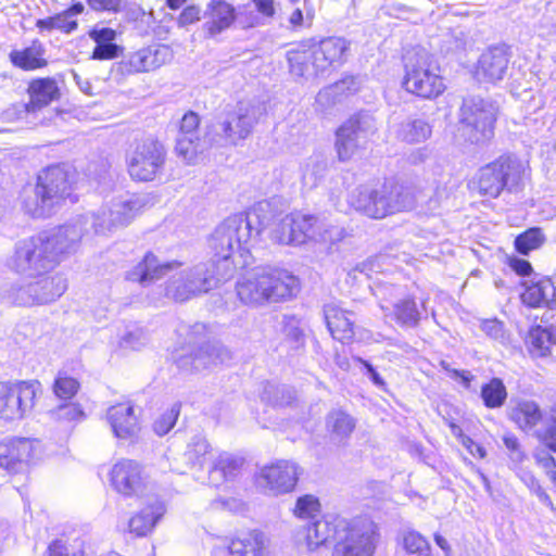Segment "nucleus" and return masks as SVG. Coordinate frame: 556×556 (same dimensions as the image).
I'll return each instance as SVG.
<instances>
[{
  "label": "nucleus",
  "mask_w": 556,
  "mask_h": 556,
  "mask_svg": "<svg viewBox=\"0 0 556 556\" xmlns=\"http://www.w3.org/2000/svg\"><path fill=\"white\" fill-rule=\"evenodd\" d=\"M404 72L402 87L416 97L431 100L446 89L439 66L425 50L405 58Z\"/></svg>",
  "instance_id": "nucleus-7"
},
{
  "label": "nucleus",
  "mask_w": 556,
  "mask_h": 556,
  "mask_svg": "<svg viewBox=\"0 0 556 556\" xmlns=\"http://www.w3.org/2000/svg\"><path fill=\"white\" fill-rule=\"evenodd\" d=\"M42 444L27 438H9L0 442V467L18 472L42 456Z\"/></svg>",
  "instance_id": "nucleus-20"
},
{
  "label": "nucleus",
  "mask_w": 556,
  "mask_h": 556,
  "mask_svg": "<svg viewBox=\"0 0 556 556\" xmlns=\"http://www.w3.org/2000/svg\"><path fill=\"white\" fill-rule=\"evenodd\" d=\"M283 227L290 231L283 232L280 244L287 245H301L308 241L333 243L343 237V229L329 224L325 218L299 212L286 215Z\"/></svg>",
  "instance_id": "nucleus-8"
},
{
  "label": "nucleus",
  "mask_w": 556,
  "mask_h": 556,
  "mask_svg": "<svg viewBox=\"0 0 556 556\" xmlns=\"http://www.w3.org/2000/svg\"><path fill=\"white\" fill-rule=\"evenodd\" d=\"M321 504L317 496L313 494H305L295 501L292 509L293 515L302 520H315L320 514Z\"/></svg>",
  "instance_id": "nucleus-46"
},
{
  "label": "nucleus",
  "mask_w": 556,
  "mask_h": 556,
  "mask_svg": "<svg viewBox=\"0 0 556 556\" xmlns=\"http://www.w3.org/2000/svg\"><path fill=\"white\" fill-rule=\"evenodd\" d=\"M431 132V126L424 119H406L395 129L396 138L410 144L426 141Z\"/></svg>",
  "instance_id": "nucleus-38"
},
{
  "label": "nucleus",
  "mask_w": 556,
  "mask_h": 556,
  "mask_svg": "<svg viewBox=\"0 0 556 556\" xmlns=\"http://www.w3.org/2000/svg\"><path fill=\"white\" fill-rule=\"evenodd\" d=\"M383 260H384L383 256H377L374 258H369L366 262L357 265L352 270V273H350L349 275L353 274L354 277H356V273H361V274H364L365 276H367L368 278H370L371 274L378 273L382 269Z\"/></svg>",
  "instance_id": "nucleus-57"
},
{
  "label": "nucleus",
  "mask_w": 556,
  "mask_h": 556,
  "mask_svg": "<svg viewBox=\"0 0 556 556\" xmlns=\"http://www.w3.org/2000/svg\"><path fill=\"white\" fill-rule=\"evenodd\" d=\"M106 418L114 435L118 439H131L139 433V421L130 402L109 407Z\"/></svg>",
  "instance_id": "nucleus-27"
},
{
  "label": "nucleus",
  "mask_w": 556,
  "mask_h": 556,
  "mask_svg": "<svg viewBox=\"0 0 556 556\" xmlns=\"http://www.w3.org/2000/svg\"><path fill=\"white\" fill-rule=\"evenodd\" d=\"M326 169L327 163L321 155L314 154L309 156L302 167L303 184L308 188L317 186L318 181L324 177Z\"/></svg>",
  "instance_id": "nucleus-44"
},
{
  "label": "nucleus",
  "mask_w": 556,
  "mask_h": 556,
  "mask_svg": "<svg viewBox=\"0 0 556 556\" xmlns=\"http://www.w3.org/2000/svg\"><path fill=\"white\" fill-rule=\"evenodd\" d=\"M203 29L215 37L229 29L237 20L236 7L226 0H210L203 10Z\"/></svg>",
  "instance_id": "nucleus-25"
},
{
  "label": "nucleus",
  "mask_w": 556,
  "mask_h": 556,
  "mask_svg": "<svg viewBox=\"0 0 556 556\" xmlns=\"http://www.w3.org/2000/svg\"><path fill=\"white\" fill-rule=\"evenodd\" d=\"M509 418L525 432H531L543 420L539 404L532 400H521L510 409Z\"/></svg>",
  "instance_id": "nucleus-34"
},
{
  "label": "nucleus",
  "mask_w": 556,
  "mask_h": 556,
  "mask_svg": "<svg viewBox=\"0 0 556 556\" xmlns=\"http://www.w3.org/2000/svg\"><path fill=\"white\" fill-rule=\"evenodd\" d=\"M200 117L194 112L186 113L180 122L179 135L191 136L198 135Z\"/></svg>",
  "instance_id": "nucleus-61"
},
{
  "label": "nucleus",
  "mask_w": 556,
  "mask_h": 556,
  "mask_svg": "<svg viewBox=\"0 0 556 556\" xmlns=\"http://www.w3.org/2000/svg\"><path fill=\"white\" fill-rule=\"evenodd\" d=\"M264 548V535L256 532L237 538L228 546L231 556H262Z\"/></svg>",
  "instance_id": "nucleus-40"
},
{
  "label": "nucleus",
  "mask_w": 556,
  "mask_h": 556,
  "mask_svg": "<svg viewBox=\"0 0 556 556\" xmlns=\"http://www.w3.org/2000/svg\"><path fill=\"white\" fill-rule=\"evenodd\" d=\"M164 161L163 146L152 138H147L138 142L128 153V173L135 180L151 181L161 172Z\"/></svg>",
  "instance_id": "nucleus-18"
},
{
  "label": "nucleus",
  "mask_w": 556,
  "mask_h": 556,
  "mask_svg": "<svg viewBox=\"0 0 556 556\" xmlns=\"http://www.w3.org/2000/svg\"><path fill=\"white\" fill-rule=\"evenodd\" d=\"M88 5L99 12L117 13L122 10L123 0H87Z\"/></svg>",
  "instance_id": "nucleus-62"
},
{
  "label": "nucleus",
  "mask_w": 556,
  "mask_h": 556,
  "mask_svg": "<svg viewBox=\"0 0 556 556\" xmlns=\"http://www.w3.org/2000/svg\"><path fill=\"white\" fill-rule=\"evenodd\" d=\"M79 382L66 372H59L53 382V392L60 400L73 399L79 390Z\"/></svg>",
  "instance_id": "nucleus-50"
},
{
  "label": "nucleus",
  "mask_w": 556,
  "mask_h": 556,
  "mask_svg": "<svg viewBox=\"0 0 556 556\" xmlns=\"http://www.w3.org/2000/svg\"><path fill=\"white\" fill-rule=\"evenodd\" d=\"M243 465V458L232 454L219 453L214 460L213 468L210 472L212 481H216L215 476L219 475L224 479L235 477Z\"/></svg>",
  "instance_id": "nucleus-42"
},
{
  "label": "nucleus",
  "mask_w": 556,
  "mask_h": 556,
  "mask_svg": "<svg viewBox=\"0 0 556 556\" xmlns=\"http://www.w3.org/2000/svg\"><path fill=\"white\" fill-rule=\"evenodd\" d=\"M326 427L331 440L341 442L353 432L355 420L344 410L334 409L328 414Z\"/></svg>",
  "instance_id": "nucleus-39"
},
{
  "label": "nucleus",
  "mask_w": 556,
  "mask_h": 556,
  "mask_svg": "<svg viewBox=\"0 0 556 556\" xmlns=\"http://www.w3.org/2000/svg\"><path fill=\"white\" fill-rule=\"evenodd\" d=\"M148 53V72L154 71L173 58L172 49L166 45H152L147 47Z\"/></svg>",
  "instance_id": "nucleus-52"
},
{
  "label": "nucleus",
  "mask_w": 556,
  "mask_h": 556,
  "mask_svg": "<svg viewBox=\"0 0 556 556\" xmlns=\"http://www.w3.org/2000/svg\"><path fill=\"white\" fill-rule=\"evenodd\" d=\"M48 556H86L85 541L79 536H66L52 541Z\"/></svg>",
  "instance_id": "nucleus-41"
},
{
  "label": "nucleus",
  "mask_w": 556,
  "mask_h": 556,
  "mask_svg": "<svg viewBox=\"0 0 556 556\" xmlns=\"http://www.w3.org/2000/svg\"><path fill=\"white\" fill-rule=\"evenodd\" d=\"M503 442L505 447L509 451L510 459L515 463L522 462L525 455L518 439L514 434L507 433L503 437Z\"/></svg>",
  "instance_id": "nucleus-63"
},
{
  "label": "nucleus",
  "mask_w": 556,
  "mask_h": 556,
  "mask_svg": "<svg viewBox=\"0 0 556 556\" xmlns=\"http://www.w3.org/2000/svg\"><path fill=\"white\" fill-rule=\"evenodd\" d=\"M530 343L531 345L539 350L541 354H545V352L548 350V342H549V333L538 327L535 329H532L529 334Z\"/></svg>",
  "instance_id": "nucleus-59"
},
{
  "label": "nucleus",
  "mask_w": 556,
  "mask_h": 556,
  "mask_svg": "<svg viewBox=\"0 0 556 556\" xmlns=\"http://www.w3.org/2000/svg\"><path fill=\"white\" fill-rule=\"evenodd\" d=\"M237 294L247 305L261 306L267 303L287 301L300 288L299 280L288 270L264 266L247 273L237 282Z\"/></svg>",
  "instance_id": "nucleus-2"
},
{
  "label": "nucleus",
  "mask_w": 556,
  "mask_h": 556,
  "mask_svg": "<svg viewBox=\"0 0 556 556\" xmlns=\"http://www.w3.org/2000/svg\"><path fill=\"white\" fill-rule=\"evenodd\" d=\"M38 381L0 382V419L20 420L35 406Z\"/></svg>",
  "instance_id": "nucleus-15"
},
{
  "label": "nucleus",
  "mask_w": 556,
  "mask_h": 556,
  "mask_svg": "<svg viewBox=\"0 0 556 556\" xmlns=\"http://www.w3.org/2000/svg\"><path fill=\"white\" fill-rule=\"evenodd\" d=\"M416 201L415 192L402 185H384L379 191L359 187L349 198V203L354 210L377 219L413 210Z\"/></svg>",
  "instance_id": "nucleus-4"
},
{
  "label": "nucleus",
  "mask_w": 556,
  "mask_h": 556,
  "mask_svg": "<svg viewBox=\"0 0 556 556\" xmlns=\"http://www.w3.org/2000/svg\"><path fill=\"white\" fill-rule=\"evenodd\" d=\"M453 432L459 435L462 445L475 457L484 458L486 455L485 448L479 443L475 442L467 435L462 434L457 427H453Z\"/></svg>",
  "instance_id": "nucleus-60"
},
{
  "label": "nucleus",
  "mask_w": 556,
  "mask_h": 556,
  "mask_svg": "<svg viewBox=\"0 0 556 556\" xmlns=\"http://www.w3.org/2000/svg\"><path fill=\"white\" fill-rule=\"evenodd\" d=\"M88 36L96 43L91 55L93 60H113L122 52V47L115 43L117 33L113 28L94 26Z\"/></svg>",
  "instance_id": "nucleus-29"
},
{
  "label": "nucleus",
  "mask_w": 556,
  "mask_h": 556,
  "mask_svg": "<svg viewBox=\"0 0 556 556\" xmlns=\"http://www.w3.org/2000/svg\"><path fill=\"white\" fill-rule=\"evenodd\" d=\"M378 526L369 518L345 519L340 528L332 556H374L379 543Z\"/></svg>",
  "instance_id": "nucleus-10"
},
{
  "label": "nucleus",
  "mask_w": 556,
  "mask_h": 556,
  "mask_svg": "<svg viewBox=\"0 0 556 556\" xmlns=\"http://www.w3.org/2000/svg\"><path fill=\"white\" fill-rule=\"evenodd\" d=\"M508 55L504 48L493 47L483 52L476 67V78L481 83L502 80L508 68Z\"/></svg>",
  "instance_id": "nucleus-26"
},
{
  "label": "nucleus",
  "mask_w": 556,
  "mask_h": 556,
  "mask_svg": "<svg viewBox=\"0 0 556 556\" xmlns=\"http://www.w3.org/2000/svg\"><path fill=\"white\" fill-rule=\"evenodd\" d=\"M507 265L514 273L521 277H528L533 271L532 266L528 261L517 256H508Z\"/></svg>",
  "instance_id": "nucleus-64"
},
{
  "label": "nucleus",
  "mask_w": 556,
  "mask_h": 556,
  "mask_svg": "<svg viewBox=\"0 0 556 556\" xmlns=\"http://www.w3.org/2000/svg\"><path fill=\"white\" fill-rule=\"evenodd\" d=\"M52 415L55 419L63 421H79L85 417L83 408L77 403L60 405L52 412Z\"/></svg>",
  "instance_id": "nucleus-56"
},
{
  "label": "nucleus",
  "mask_w": 556,
  "mask_h": 556,
  "mask_svg": "<svg viewBox=\"0 0 556 556\" xmlns=\"http://www.w3.org/2000/svg\"><path fill=\"white\" fill-rule=\"evenodd\" d=\"M21 206L23 211L35 218L46 217L52 213V207L45 201L39 186L26 185L21 191Z\"/></svg>",
  "instance_id": "nucleus-36"
},
{
  "label": "nucleus",
  "mask_w": 556,
  "mask_h": 556,
  "mask_svg": "<svg viewBox=\"0 0 556 556\" xmlns=\"http://www.w3.org/2000/svg\"><path fill=\"white\" fill-rule=\"evenodd\" d=\"M23 285H5L0 298L18 306L43 305L58 300L67 289L65 277L60 273L31 275Z\"/></svg>",
  "instance_id": "nucleus-6"
},
{
  "label": "nucleus",
  "mask_w": 556,
  "mask_h": 556,
  "mask_svg": "<svg viewBox=\"0 0 556 556\" xmlns=\"http://www.w3.org/2000/svg\"><path fill=\"white\" fill-rule=\"evenodd\" d=\"M268 204L261 202L245 215H233L219 224L207 240L211 260L205 262L208 267L224 280L230 278L236 270L231 260L236 250L249 252L257 241L268 218L265 216Z\"/></svg>",
  "instance_id": "nucleus-1"
},
{
  "label": "nucleus",
  "mask_w": 556,
  "mask_h": 556,
  "mask_svg": "<svg viewBox=\"0 0 556 556\" xmlns=\"http://www.w3.org/2000/svg\"><path fill=\"white\" fill-rule=\"evenodd\" d=\"M301 473L295 462L279 459L260 469L256 483L265 493L279 496L295 489Z\"/></svg>",
  "instance_id": "nucleus-19"
},
{
  "label": "nucleus",
  "mask_w": 556,
  "mask_h": 556,
  "mask_svg": "<svg viewBox=\"0 0 556 556\" xmlns=\"http://www.w3.org/2000/svg\"><path fill=\"white\" fill-rule=\"evenodd\" d=\"M496 114V105L489 100L472 97L464 101L460 109V122L468 128V137L471 142L478 143L492 137Z\"/></svg>",
  "instance_id": "nucleus-16"
},
{
  "label": "nucleus",
  "mask_w": 556,
  "mask_h": 556,
  "mask_svg": "<svg viewBox=\"0 0 556 556\" xmlns=\"http://www.w3.org/2000/svg\"><path fill=\"white\" fill-rule=\"evenodd\" d=\"M341 527H345V519L339 516L312 520L295 530L294 542L299 547L314 552L331 539L337 541Z\"/></svg>",
  "instance_id": "nucleus-21"
},
{
  "label": "nucleus",
  "mask_w": 556,
  "mask_h": 556,
  "mask_svg": "<svg viewBox=\"0 0 556 556\" xmlns=\"http://www.w3.org/2000/svg\"><path fill=\"white\" fill-rule=\"evenodd\" d=\"M109 477L113 490L125 497H142L152 490L144 467L134 459L117 460L112 466Z\"/></svg>",
  "instance_id": "nucleus-17"
},
{
  "label": "nucleus",
  "mask_w": 556,
  "mask_h": 556,
  "mask_svg": "<svg viewBox=\"0 0 556 556\" xmlns=\"http://www.w3.org/2000/svg\"><path fill=\"white\" fill-rule=\"evenodd\" d=\"M180 336H186L182 346L175 349L173 358L184 370H201L230 358L228 350L216 341H205L206 326L197 323L191 327H181Z\"/></svg>",
  "instance_id": "nucleus-5"
},
{
  "label": "nucleus",
  "mask_w": 556,
  "mask_h": 556,
  "mask_svg": "<svg viewBox=\"0 0 556 556\" xmlns=\"http://www.w3.org/2000/svg\"><path fill=\"white\" fill-rule=\"evenodd\" d=\"M545 241V237L540 228H530L517 236L515 239L516 250L523 255L539 249Z\"/></svg>",
  "instance_id": "nucleus-48"
},
{
  "label": "nucleus",
  "mask_w": 556,
  "mask_h": 556,
  "mask_svg": "<svg viewBox=\"0 0 556 556\" xmlns=\"http://www.w3.org/2000/svg\"><path fill=\"white\" fill-rule=\"evenodd\" d=\"M210 454L211 447L206 439L201 435H195L190 440L182 455L186 466L174 465L172 470L178 473H185L187 468H203Z\"/></svg>",
  "instance_id": "nucleus-35"
},
{
  "label": "nucleus",
  "mask_w": 556,
  "mask_h": 556,
  "mask_svg": "<svg viewBox=\"0 0 556 556\" xmlns=\"http://www.w3.org/2000/svg\"><path fill=\"white\" fill-rule=\"evenodd\" d=\"M8 266L25 278L51 273L55 268L39 233L16 242Z\"/></svg>",
  "instance_id": "nucleus-13"
},
{
  "label": "nucleus",
  "mask_w": 556,
  "mask_h": 556,
  "mask_svg": "<svg viewBox=\"0 0 556 556\" xmlns=\"http://www.w3.org/2000/svg\"><path fill=\"white\" fill-rule=\"evenodd\" d=\"M146 205V199L137 194L114 198L89 218L96 235L108 236L129 225Z\"/></svg>",
  "instance_id": "nucleus-11"
},
{
  "label": "nucleus",
  "mask_w": 556,
  "mask_h": 556,
  "mask_svg": "<svg viewBox=\"0 0 556 556\" xmlns=\"http://www.w3.org/2000/svg\"><path fill=\"white\" fill-rule=\"evenodd\" d=\"M87 224H90L88 216H78L58 228L39 233L55 267L77 252Z\"/></svg>",
  "instance_id": "nucleus-14"
},
{
  "label": "nucleus",
  "mask_w": 556,
  "mask_h": 556,
  "mask_svg": "<svg viewBox=\"0 0 556 556\" xmlns=\"http://www.w3.org/2000/svg\"><path fill=\"white\" fill-rule=\"evenodd\" d=\"M523 177L525 167L516 157L501 156L479 170L476 185L481 195L497 198L504 189L517 192Z\"/></svg>",
  "instance_id": "nucleus-9"
},
{
  "label": "nucleus",
  "mask_w": 556,
  "mask_h": 556,
  "mask_svg": "<svg viewBox=\"0 0 556 556\" xmlns=\"http://www.w3.org/2000/svg\"><path fill=\"white\" fill-rule=\"evenodd\" d=\"M481 399L488 408L502 407L507 399V390L500 378H492L481 387Z\"/></svg>",
  "instance_id": "nucleus-43"
},
{
  "label": "nucleus",
  "mask_w": 556,
  "mask_h": 556,
  "mask_svg": "<svg viewBox=\"0 0 556 556\" xmlns=\"http://www.w3.org/2000/svg\"><path fill=\"white\" fill-rule=\"evenodd\" d=\"M28 93L27 111L33 112L47 106L60 97L58 84L50 77L34 79L28 86Z\"/></svg>",
  "instance_id": "nucleus-32"
},
{
  "label": "nucleus",
  "mask_w": 556,
  "mask_h": 556,
  "mask_svg": "<svg viewBox=\"0 0 556 556\" xmlns=\"http://www.w3.org/2000/svg\"><path fill=\"white\" fill-rule=\"evenodd\" d=\"M526 286L521 294L522 302L530 307H540L548 304L555 296V287L549 279H540L536 282Z\"/></svg>",
  "instance_id": "nucleus-37"
},
{
  "label": "nucleus",
  "mask_w": 556,
  "mask_h": 556,
  "mask_svg": "<svg viewBox=\"0 0 556 556\" xmlns=\"http://www.w3.org/2000/svg\"><path fill=\"white\" fill-rule=\"evenodd\" d=\"M127 73H144L148 72V53L147 47L130 53L123 63Z\"/></svg>",
  "instance_id": "nucleus-55"
},
{
  "label": "nucleus",
  "mask_w": 556,
  "mask_h": 556,
  "mask_svg": "<svg viewBox=\"0 0 556 556\" xmlns=\"http://www.w3.org/2000/svg\"><path fill=\"white\" fill-rule=\"evenodd\" d=\"M348 48V42L340 37L302 43L288 52L290 71L294 76L309 78L337 68L345 61Z\"/></svg>",
  "instance_id": "nucleus-3"
},
{
  "label": "nucleus",
  "mask_w": 556,
  "mask_h": 556,
  "mask_svg": "<svg viewBox=\"0 0 556 556\" xmlns=\"http://www.w3.org/2000/svg\"><path fill=\"white\" fill-rule=\"evenodd\" d=\"M260 108L250 102H239L220 124V129L227 141L236 144L245 139L257 121Z\"/></svg>",
  "instance_id": "nucleus-23"
},
{
  "label": "nucleus",
  "mask_w": 556,
  "mask_h": 556,
  "mask_svg": "<svg viewBox=\"0 0 556 556\" xmlns=\"http://www.w3.org/2000/svg\"><path fill=\"white\" fill-rule=\"evenodd\" d=\"M180 265L181 263L178 261L160 262L152 252H148L140 262L126 271L125 278L128 281L147 287L162 279Z\"/></svg>",
  "instance_id": "nucleus-24"
},
{
  "label": "nucleus",
  "mask_w": 556,
  "mask_h": 556,
  "mask_svg": "<svg viewBox=\"0 0 556 556\" xmlns=\"http://www.w3.org/2000/svg\"><path fill=\"white\" fill-rule=\"evenodd\" d=\"M223 280L208 264L199 263L172 276L166 282L165 294L174 301L185 302L208 292Z\"/></svg>",
  "instance_id": "nucleus-12"
},
{
  "label": "nucleus",
  "mask_w": 556,
  "mask_h": 556,
  "mask_svg": "<svg viewBox=\"0 0 556 556\" xmlns=\"http://www.w3.org/2000/svg\"><path fill=\"white\" fill-rule=\"evenodd\" d=\"M36 184L52 210L72 194L70 172L61 165L49 166L41 170Z\"/></svg>",
  "instance_id": "nucleus-22"
},
{
  "label": "nucleus",
  "mask_w": 556,
  "mask_h": 556,
  "mask_svg": "<svg viewBox=\"0 0 556 556\" xmlns=\"http://www.w3.org/2000/svg\"><path fill=\"white\" fill-rule=\"evenodd\" d=\"M83 11L84 4L77 2L62 13L54 15L55 29H60L66 34L75 30L77 28V22L74 17L83 13Z\"/></svg>",
  "instance_id": "nucleus-51"
},
{
  "label": "nucleus",
  "mask_w": 556,
  "mask_h": 556,
  "mask_svg": "<svg viewBox=\"0 0 556 556\" xmlns=\"http://www.w3.org/2000/svg\"><path fill=\"white\" fill-rule=\"evenodd\" d=\"M144 331L136 326L127 329L119 339V346L123 349L139 350L146 344Z\"/></svg>",
  "instance_id": "nucleus-54"
},
{
  "label": "nucleus",
  "mask_w": 556,
  "mask_h": 556,
  "mask_svg": "<svg viewBox=\"0 0 556 556\" xmlns=\"http://www.w3.org/2000/svg\"><path fill=\"white\" fill-rule=\"evenodd\" d=\"M179 413L180 405L178 403L174 404L170 408L165 410L155 419L153 424L154 432L160 437L167 434L175 426Z\"/></svg>",
  "instance_id": "nucleus-53"
},
{
  "label": "nucleus",
  "mask_w": 556,
  "mask_h": 556,
  "mask_svg": "<svg viewBox=\"0 0 556 556\" xmlns=\"http://www.w3.org/2000/svg\"><path fill=\"white\" fill-rule=\"evenodd\" d=\"M366 138L358 118H350L337 130L336 148L341 161H348Z\"/></svg>",
  "instance_id": "nucleus-28"
},
{
  "label": "nucleus",
  "mask_w": 556,
  "mask_h": 556,
  "mask_svg": "<svg viewBox=\"0 0 556 556\" xmlns=\"http://www.w3.org/2000/svg\"><path fill=\"white\" fill-rule=\"evenodd\" d=\"M201 17H203V11L198 5H188L179 14L177 25L179 27H186L200 21Z\"/></svg>",
  "instance_id": "nucleus-58"
},
{
  "label": "nucleus",
  "mask_w": 556,
  "mask_h": 556,
  "mask_svg": "<svg viewBox=\"0 0 556 556\" xmlns=\"http://www.w3.org/2000/svg\"><path fill=\"white\" fill-rule=\"evenodd\" d=\"M403 548L408 554L417 556H432L431 546L428 540L415 530H405L401 535Z\"/></svg>",
  "instance_id": "nucleus-45"
},
{
  "label": "nucleus",
  "mask_w": 556,
  "mask_h": 556,
  "mask_svg": "<svg viewBox=\"0 0 556 556\" xmlns=\"http://www.w3.org/2000/svg\"><path fill=\"white\" fill-rule=\"evenodd\" d=\"M201 140L199 135H178L176 143L177 154L188 164L197 162L198 154L201 152Z\"/></svg>",
  "instance_id": "nucleus-47"
},
{
  "label": "nucleus",
  "mask_w": 556,
  "mask_h": 556,
  "mask_svg": "<svg viewBox=\"0 0 556 556\" xmlns=\"http://www.w3.org/2000/svg\"><path fill=\"white\" fill-rule=\"evenodd\" d=\"M164 514V504L159 500L153 501L130 518L128 522L129 532L137 536L147 535Z\"/></svg>",
  "instance_id": "nucleus-31"
},
{
  "label": "nucleus",
  "mask_w": 556,
  "mask_h": 556,
  "mask_svg": "<svg viewBox=\"0 0 556 556\" xmlns=\"http://www.w3.org/2000/svg\"><path fill=\"white\" fill-rule=\"evenodd\" d=\"M327 327L336 340L349 341L354 336L352 313L336 304H327L324 308Z\"/></svg>",
  "instance_id": "nucleus-30"
},
{
  "label": "nucleus",
  "mask_w": 556,
  "mask_h": 556,
  "mask_svg": "<svg viewBox=\"0 0 556 556\" xmlns=\"http://www.w3.org/2000/svg\"><path fill=\"white\" fill-rule=\"evenodd\" d=\"M396 321L403 326H416L419 320V312L412 299H404L394 305Z\"/></svg>",
  "instance_id": "nucleus-49"
},
{
  "label": "nucleus",
  "mask_w": 556,
  "mask_h": 556,
  "mask_svg": "<svg viewBox=\"0 0 556 556\" xmlns=\"http://www.w3.org/2000/svg\"><path fill=\"white\" fill-rule=\"evenodd\" d=\"M46 49L39 40H33L29 47L12 50L9 54L11 63L24 71H34L45 67L48 62L45 59Z\"/></svg>",
  "instance_id": "nucleus-33"
}]
</instances>
